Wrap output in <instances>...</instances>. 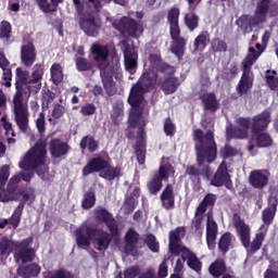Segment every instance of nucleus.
<instances>
[{"label":"nucleus","instance_id":"nucleus-38","mask_svg":"<svg viewBox=\"0 0 278 278\" xmlns=\"http://www.w3.org/2000/svg\"><path fill=\"white\" fill-rule=\"evenodd\" d=\"M138 199H140V187H135L129 195H126L123 210H134L138 207Z\"/></svg>","mask_w":278,"mask_h":278},{"label":"nucleus","instance_id":"nucleus-3","mask_svg":"<svg viewBox=\"0 0 278 278\" xmlns=\"http://www.w3.org/2000/svg\"><path fill=\"white\" fill-rule=\"evenodd\" d=\"M76 244L78 249L90 247L92 240L98 245V251H108L112 244V236L94 225L81 224L76 230Z\"/></svg>","mask_w":278,"mask_h":278},{"label":"nucleus","instance_id":"nucleus-37","mask_svg":"<svg viewBox=\"0 0 278 278\" xmlns=\"http://www.w3.org/2000/svg\"><path fill=\"white\" fill-rule=\"evenodd\" d=\"M100 216L106 225L111 236H118V225L116 224V220L112 218V215H110L108 210H101Z\"/></svg>","mask_w":278,"mask_h":278},{"label":"nucleus","instance_id":"nucleus-8","mask_svg":"<svg viewBox=\"0 0 278 278\" xmlns=\"http://www.w3.org/2000/svg\"><path fill=\"white\" fill-rule=\"evenodd\" d=\"M236 230L238 231L242 247L249 251V253H257L262 249V244L266 235L264 232L256 233L255 238L251 242V228L244 224V220L239 219L235 223Z\"/></svg>","mask_w":278,"mask_h":278},{"label":"nucleus","instance_id":"nucleus-15","mask_svg":"<svg viewBox=\"0 0 278 278\" xmlns=\"http://www.w3.org/2000/svg\"><path fill=\"white\" fill-rule=\"evenodd\" d=\"M109 162L110 161L105 160V157L101 156V154L91 157L83 167V177H88V175H92V173H103V170L108 168Z\"/></svg>","mask_w":278,"mask_h":278},{"label":"nucleus","instance_id":"nucleus-42","mask_svg":"<svg viewBox=\"0 0 278 278\" xmlns=\"http://www.w3.org/2000/svg\"><path fill=\"white\" fill-rule=\"evenodd\" d=\"M233 241V235L231 232H225L222 235L218 241V249L223 255H227L229 253V249H231V242Z\"/></svg>","mask_w":278,"mask_h":278},{"label":"nucleus","instance_id":"nucleus-7","mask_svg":"<svg viewBox=\"0 0 278 278\" xmlns=\"http://www.w3.org/2000/svg\"><path fill=\"white\" fill-rule=\"evenodd\" d=\"M45 157H47V143L45 141L37 142L20 162V168L22 170H36V168L45 166Z\"/></svg>","mask_w":278,"mask_h":278},{"label":"nucleus","instance_id":"nucleus-50","mask_svg":"<svg viewBox=\"0 0 278 278\" xmlns=\"http://www.w3.org/2000/svg\"><path fill=\"white\" fill-rule=\"evenodd\" d=\"M123 114H124V106L123 103H114L113 104V112L111 114V121L113 125L118 126L121 125V121H123Z\"/></svg>","mask_w":278,"mask_h":278},{"label":"nucleus","instance_id":"nucleus-45","mask_svg":"<svg viewBox=\"0 0 278 278\" xmlns=\"http://www.w3.org/2000/svg\"><path fill=\"white\" fill-rule=\"evenodd\" d=\"M185 26L189 31H194L199 28V15L194 12L186 13L184 16Z\"/></svg>","mask_w":278,"mask_h":278},{"label":"nucleus","instance_id":"nucleus-36","mask_svg":"<svg viewBox=\"0 0 278 278\" xmlns=\"http://www.w3.org/2000/svg\"><path fill=\"white\" fill-rule=\"evenodd\" d=\"M91 53L94 62H105V60L110 58V49H108L106 46H101L99 43H93L91 46Z\"/></svg>","mask_w":278,"mask_h":278},{"label":"nucleus","instance_id":"nucleus-51","mask_svg":"<svg viewBox=\"0 0 278 278\" xmlns=\"http://www.w3.org/2000/svg\"><path fill=\"white\" fill-rule=\"evenodd\" d=\"M187 266H189L191 270H194V273H198V275L203 270V263L194 253H189L187 256Z\"/></svg>","mask_w":278,"mask_h":278},{"label":"nucleus","instance_id":"nucleus-27","mask_svg":"<svg viewBox=\"0 0 278 278\" xmlns=\"http://www.w3.org/2000/svg\"><path fill=\"white\" fill-rule=\"evenodd\" d=\"M160 199L165 210H173V207H175V188L172 184H167L165 186L160 195Z\"/></svg>","mask_w":278,"mask_h":278},{"label":"nucleus","instance_id":"nucleus-9","mask_svg":"<svg viewBox=\"0 0 278 278\" xmlns=\"http://www.w3.org/2000/svg\"><path fill=\"white\" fill-rule=\"evenodd\" d=\"M257 61V55L248 54L242 61V75L236 87L239 97H244L253 88L254 76L251 66Z\"/></svg>","mask_w":278,"mask_h":278},{"label":"nucleus","instance_id":"nucleus-18","mask_svg":"<svg viewBox=\"0 0 278 278\" xmlns=\"http://www.w3.org/2000/svg\"><path fill=\"white\" fill-rule=\"evenodd\" d=\"M268 125H270V112L263 111L261 114H257L252 118V136L266 131V129H268Z\"/></svg>","mask_w":278,"mask_h":278},{"label":"nucleus","instance_id":"nucleus-30","mask_svg":"<svg viewBox=\"0 0 278 278\" xmlns=\"http://www.w3.org/2000/svg\"><path fill=\"white\" fill-rule=\"evenodd\" d=\"M218 236V224L214 219H207L206 223V243L208 249H216V237Z\"/></svg>","mask_w":278,"mask_h":278},{"label":"nucleus","instance_id":"nucleus-31","mask_svg":"<svg viewBox=\"0 0 278 278\" xmlns=\"http://www.w3.org/2000/svg\"><path fill=\"white\" fill-rule=\"evenodd\" d=\"M135 155L138 164L142 166L147 161V143H144V135H138L135 144Z\"/></svg>","mask_w":278,"mask_h":278},{"label":"nucleus","instance_id":"nucleus-61","mask_svg":"<svg viewBox=\"0 0 278 278\" xmlns=\"http://www.w3.org/2000/svg\"><path fill=\"white\" fill-rule=\"evenodd\" d=\"M175 258L173 255L165 256L163 262L159 266L157 270V278H165L168 277V265L166 264L169 261H174Z\"/></svg>","mask_w":278,"mask_h":278},{"label":"nucleus","instance_id":"nucleus-56","mask_svg":"<svg viewBox=\"0 0 278 278\" xmlns=\"http://www.w3.org/2000/svg\"><path fill=\"white\" fill-rule=\"evenodd\" d=\"M186 236L185 227H177L175 230L169 232V244H177L181 242V238Z\"/></svg>","mask_w":278,"mask_h":278},{"label":"nucleus","instance_id":"nucleus-48","mask_svg":"<svg viewBox=\"0 0 278 278\" xmlns=\"http://www.w3.org/2000/svg\"><path fill=\"white\" fill-rule=\"evenodd\" d=\"M50 75L52 83L55 84V86H60V84H62V81L64 80L62 65H60L59 63H54L50 68Z\"/></svg>","mask_w":278,"mask_h":278},{"label":"nucleus","instance_id":"nucleus-6","mask_svg":"<svg viewBox=\"0 0 278 278\" xmlns=\"http://www.w3.org/2000/svg\"><path fill=\"white\" fill-rule=\"evenodd\" d=\"M75 10L79 14L80 18L78 25L80 29L91 38H97L99 36V29H101V20L99 18V13L87 12L84 13V7L86 5V0H73ZM89 7L92 8L90 0H87Z\"/></svg>","mask_w":278,"mask_h":278},{"label":"nucleus","instance_id":"nucleus-44","mask_svg":"<svg viewBox=\"0 0 278 278\" xmlns=\"http://www.w3.org/2000/svg\"><path fill=\"white\" fill-rule=\"evenodd\" d=\"M42 277L43 278H75V274H73L71 270L64 267H61L55 271H43Z\"/></svg>","mask_w":278,"mask_h":278},{"label":"nucleus","instance_id":"nucleus-57","mask_svg":"<svg viewBox=\"0 0 278 278\" xmlns=\"http://www.w3.org/2000/svg\"><path fill=\"white\" fill-rule=\"evenodd\" d=\"M14 249V242L8 238H2L0 240V255H10Z\"/></svg>","mask_w":278,"mask_h":278},{"label":"nucleus","instance_id":"nucleus-54","mask_svg":"<svg viewBox=\"0 0 278 278\" xmlns=\"http://www.w3.org/2000/svg\"><path fill=\"white\" fill-rule=\"evenodd\" d=\"M101 81L106 97H114L116 94V81H114V78H101Z\"/></svg>","mask_w":278,"mask_h":278},{"label":"nucleus","instance_id":"nucleus-49","mask_svg":"<svg viewBox=\"0 0 278 278\" xmlns=\"http://www.w3.org/2000/svg\"><path fill=\"white\" fill-rule=\"evenodd\" d=\"M265 81L269 88V90H277V97H278V77H277V71L275 70H267L265 72Z\"/></svg>","mask_w":278,"mask_h":278},{"label":"nucleus","instance_id":"nucleus-29","mask_svg":"<svg viewBox=\"0 0 278 278\" xmlns=\"http://www.w3.org/2000/svg\"><path fill=\"white\" fill-rule=\"evenodd\" d=\"M40 270L42 268L37 263H31L28 265H21L17 267L16 274L18 277L22 278H31V277H38L40 275Z\"/></svg>","mask_w":278,"mask_h":278},{"label":"nucleus","instance_id":"nucleus-20","mask_svg":"<svg viewBox=\"0 0 278 278\" xmlns=\"http://www.w3.org/2000/svg\"><path fill=\"white\" fill-rule=\"evenodd\" d=\"M37 52L36 46H34V41L28 40L21 47V60L24 66H34V62H36Z\"/></svg>","mask_w":278,"mask_h":278},{"label":"nucleus","instance_id":"nucleus-12","mask_svg":"<svg viewBox=\"0 0 278 278\" xmlns=\"http://www.w3.org/2000/svg\"><path fill=\"white\" fill-rule=\"evenodd\" d=\"M31 242H34V238L29 237L22 240L21 242L15 243V262H22V264L34 262V257H36V251L33 248H29Z\"/></svg>","mask_w":278,"mask_h":278},{"label":"nucleus","instance_id":"nucleus-40","mask_svg":"<svg viewBox=\"0 0 278 278\" xmlns=\"http://www.w3.org/2000/svg\"><path fill=\"white\" fill-rule=\"evenodd\" d=\"M74 62L76 64V70L79 73H88L94 68V63L87 58L75 55Z\"/></svg>","mask_w":278,"mask_h":278},{"label":"nucleus","instance_id":"nucleus-1","mask_svg":"<svg viewBox=\"0 0 278 278\" xmlns=\"http://www.w3.org/2000/svg\"><path fill=\"white\" fill-rule=\"evenodd\" d=\"M27 84H31L29 72L17 67L15 70L16 92L13 97V114L15 124L22 134L29 131V109L23 102V87Z\"/></svg>","mask_w":278,"mask_h":278},{"label":"nucleus","instance_id":"nucleus-2","mask_svg":"<svg viewBox=\"0 0 278 278\" xmlns=\"http://www.w3.org/2000/svg\"><path fill=\"white\" fill-rule=\"evenodd\" d=\"M268 16H270V18H277V2L273 0H257L254 15L242 14L236 21V25L243 29V31H249V29H253V27H258V25L266 23Z\"/></svg>","mask_w":278,"mask_h":278},{"label":"nucleus","instance_id":"nucleus-52","mask_svg":"<svg viewBox=\"0 0 278 278\" xmlns=\"http://www.w3.org/2000/svg\"><path fill=\"white\" fill-rule=\"evenodd\" d=\"M94 203H97V194L94 193V190L90 189L84 194L81 207L83 210H91V207H94Z\"/></svg>","mask_w":278,"mask_h":278},{"label":"nucleus","instance_id":"nucleus-10","mask_svg":"<svg viewBox=\"0 0 278 278\" xmlns=\"http://www.w3.org/2000/svg\"><path fill=\"white\" fill-rule=\"evenodd\" d=\"M113 27L122 34V36H126L128 38H134L135 40H138V38L143 34L144 29L142 26L138 23V21L128 17L123 16L118 21L113 22Z\"/></svg>","mask_w":278,"mask_h":278},{"label":"nucleus","instance_id":"nucleus-62","mask_svg":"<svg viewBox=\"0 0 278 278\" xmlns=\"http://www.w3.org/2000/svg\"><path fill=\"white\" fill-rule=\"evenodd\" d=\"M144 243L152 253H160V242L153 235H148L144 239Z\"/></svg>","mask_w":278,"mask_h":278},{"label":"nucleus","instance_id":"nucleus-19","mask_svg":"<svg viewBox=\"0 0 278 278\" xmlns=\"http://www.w3.org/2000/svg\"><path fill=\"white\" fill-rule=\"evenodd\" d=\"M49 151L51 157L59 160V157H64L68 155L71 151V146L67 142L62 141L59 138H53L49 142Z\"/></svg>","mask_w":278,"mask_h":278},{"label":"nucleus","instance_id":"nucleus-23","mask_svg":"<svg viewBox=\"0 0 278 278\" xmlns=\"http://www.w3.org/2000/svg\"><path fill=\"white\" fill-rule=\"evenodd\" d=\"M128 124L129 127H138V136L144 135L147 122L144 121V117H142V110L139 108H134L132 111L129 112Z\"/></svg>","mask_w":278,"mask_h":278},{"label":"nucleus","instance_id":"nucleus-34","mask_svg":"<svg viewBox=\"0 0 278 278\" xmlns=\"http://www.w3.org/2000/svg\"><path fill=\"white\" fill-rule=\"evenodd\" d=\"M39 10L43 12V14H52L53 12H58V8L60 3H64V0H35Z\"/></svg>","mask_w":278,"mask_h":278},{"label":"nucleus","instance_id":"nucleus-21","mask_svg":"<svg viewBox=\"0 0 278 278\" xmlns=\"http://www.w3.org/2000/svg\"><path fill=\"white\" fill-rule=\"evenodd\" d=\"M138 240H140V235L134 228L128 229L125 235V247L124 251L126 255H138Z\"/></svg>","mask_w":278,"mask_h":278},{"label":"nucleus","instance_id":"nucleus-59","mask_svg":"<svg viewBox=\"0 0 278 278\" xmlns=\"http://www.w3.org/2000/svg\"><path fill=\"white\" fill-rule=\"evenodd\" d=\"M115 73H116V66H114V63H108L100 71V77L101 79H114Z\"/></svg>","mask_w":278,"mask_h":278},{"label":"nucleus","instance_id":"nucleus-41","mask_svg":"<svg viewBox=\"0 0 278 278\" xmlns=\"http://www.w3.org/2000/svg\"><path fill=\"white\" fill-rule=\"evenodd\" d=\"M79 147L81 151L88 149L89 153H94L99 149V141L94 140L92 136H85L80 140Z\"/></svg>","mask_w":278,"mask_h":278},{"label":"nucleus","instance_id":"nucleus-35","mask_svg":"<svg viewBox=\"0 0 278 278\" xmlns=\"http://www.w3.org/2000/svg\"><path fill=\"white\" fill-rule=\"evenodd\" d=\"M204 110L208 112H216L218 108H220V104L218 103V100L216 99V93L210 92V93H204L200 97Z\"/></svg>","mask_w":278,"mask_h":278},{"label":"nucleus","instance_id":"nucleus-46","mask_svg":"<svg viewBox=\"0 0 278 278\" xmlns=\"http://www.w3.org/2000/svg\"><path fill=\"white\" fill-rule=\"evenodd\" d=\"M12 38V24L8 21H2L0 23V40L8 45Z\"/></svg>","mask_w":278,"mask_h":278},{"label":"nucleus","instance_id":"nucleus-13","mask_svg":"<svg viewBox=\"0 0 278 278\" xmlns=\"http://www.w3.org/2000/svg\"><path fill=\"white\" fill-rule=\"evenodd\" d=\"M211 186H214L215 188H220L222 186H225L228 190H231L233 188V182H231V175H229V168L227 167V162L223 161L216 173L214 174Z\"/></svg>","mask_w":278,"mask_h":278},{"label":"nucleus","instance_id":"nucleus-47","mask_svg":"<svg viewBox=\"0 0 278 278\" xmlns=\"http://www.w3.org/2000/svg\"><path fill=\"white\" fill-rule=\"evenodd\" d=\"M227 49H229L227 41L223 40L219 37H214L212 39L211 51H213V53H227Z\"/></svg>","mask_w":278,"mask_h":278},{"label":"nucleus","instance_id":"nucleus-4","mask_svg":"<svg viewBox=\"0 0 278 278\" xmlns=\"http://www.w3.org/2000/svg\"><path fill=\"white\" fill-rule=\"evenodd\" d=\"M193 140L198 141L195 144L198 166H203L204 162L212 164L218 157V146L214 139V130H207L203 136V130L195 129L193 131Z\"/></svg>","mask_w":278,"mask_h":278},{"label":"nucleus","instance_id":"nucleus-11","mask_svg":"<svg viewBox=\"0 0 278 278\" xmlns=\"http://www.w3.org/2000/svg\"><path fill=\"white\" fill-rule=\"evenodd\" d=\"M175 167L170 163L160 165L159 170L154 172L152 178L148 181V190L150 194H157L162 190L163 181H168L170 175H174Z\"/></svg>","mask_w":278,"mask_h":278},{"label":"nucleus","instance_id":"nucleus-28","mask_svg":"<svg viewBox=\"0 0 278 278\" xmlns=\"http://www.w3.org/2000/svg\"><path fill=\"white\" fill-rule=\"evenodd\" d=\"M249 181L252 188L262 190L268 186V176L260 169L252 170L249 176Z\"/></svg>","mask_w":278,"mask_h":278},{"label":"nucleus","instance_id":"nucleus-53","mask_svg":"<svg viewBox=\"0 0 278 278\" xmlns=\"http://www.w3.org/2000/svg\"><path fill=\"white\" fill-rule=\"evenodd\" d=\"M217 197L214 193H207L203 200L200 202L199 206L197 210H207L214 207L216 205Z\"/></svg>","mask_w":278,"mask_h":278},{"label":"nucleus","instance_id":"nucleus-25","mask_svg":"<svg viewBox=\"0 0 278 278\" xmlns=\"http://www.w3.org/2000/svg\"><path fill=\"white\" fill-rule=\"evenodd\" d=\"M180 86L179 78L175 76H167L159 80V88L164 94H175Z\"/></svg>","mask_w":278,"mask_h":278},{"label":"nucleus","instance_id":"nucleus-14","mask_svg":"<svg viewBox=\"0 0 278 278\" xmlns=\"http://www.w3.org/2000/svg\"><path fill=\"white\" fill-rule=\"evenodd\" d=\"M122 51L124 53V62L126 71L134 75L138 70V51L136 47L129 45L127 41L122 42Z\"/></svg>","mask_w":278,"mask_h":278},{"label":"nucleus","instance_id":"nucleus-22","mask_svg":"<svg viewBox=\"0 0 278 278\" xmlns=\"http://www.w3.org/2000/svg\"><path fill=\"white\" fill-rule=\"evenodd\" d=\"M208 273L213 278H236L233 273H227V263H225L224 258L215 260L208 266Z\"/></svg>","mask_w":278,"mask_h":278},{"label":"nucleus","instance_id":"nucleus-32","mask_svg":"<svg viewBox=\"0 0 278 278\" xmlns=\"http://www.w3.org/2000/svg\"><path fill=\"white\" fill-rule=\"evenodd\" d=\"M210 31L202 30L193 40V53L205 51L210 45Z\"/></svg>","mask_w":278,"mask_h":278},{"label":"nucleus","instance_id":"nucleus-55","mask_svg":"<svg viewBox=\"0 0 278 278\" xmlns=\"http://www.w3.org/2000/svg\"><path fill=\"white\" fill-rule=\"evenodd\" d=\"M226 134L227 136H229V138H236L238 140H244V138L249 136V132L243 130V128H240V127L227 128Z\"/></svg>","mask_w":278,"mask_h":278},{"label":"nucleus","instance_id":"nucleus-64","mask_svg":"<svg viewBox=\"0 0 278 278\" xmlns=\"http://www.w3.org/2000/svg\"><path fill=\"white\" fill-rule=\"evenodd\" d=\"M238 64L232 63L229 67V72H224L222 74V78L225 79V81H231L236 77V75H238Z\"/></svg>","mask_w":278,"mask_h":278},{"label":"nucleus","instance_id":"nucleus-5","mask_svg":"<svg viewBox=\"0 0 278 278\" xmlns=\"http://www.w3.org/2000/svg\"><path fill=\"white\" fill-rule=\"evenodd\" d=\"M179 16H181V11L178 7H173L167 12V23L169 25V36L172 39L169 51L179 61H181L184 60V55L186 53V45H188V39L181 37Z\"/></svg>","mask_w":278,"mask_h":278},{"label":"nucleus","instance_id":"nucleus-17","mask_svg":"<svg viewBox=\"0 0 278 278\" xmlns=\"http://www.w3.org/2000/svg\"><path fill=\"white\" fill-rule=\"evenodd\" d=\"M160 74L153 70H147L142 73L137 84L146 90V92H150V90H155L159 87Z\"/></svg>","mask_w":278,"mask_h":278},{"label":"nucleus","instance_id":"nucleus-58","mask_svg":"<svg viewBox=\"0 0 278 278\" xmlns=\"http://www.w3.org/2000/svg\"><path fill=\"white\" fill-rule=\"evenodd\" d=\"M219 155L223 160H229V157H236L238 155V149L231 147L229 143H226L219 150Z\"/></svg>","mask_w":278,"mask_h":278},{"label":"nucleus","instance_id":"nucleus-33","mask_svg":"<svg viewBox=\"0 0 278 278\" xmlns=\"http://www.w3.org/2000/svg\"><path fill=\"white\" fill-rule=\"evenodd\" d=\"M99 177L105 179V181H114V179L123 177V169L119 166H112L109 162L102 173L99 174Z\"/></svg>","mask_w":278,"mask_h":278},{"label":"nucleus","instance_id":"nucleus-63","mask_svg":"<svg viewBox=\"0 0 278 278\" xmlns=\"http://www.w3.org/2000/svg\"><path fill=\"white\" fill-rule=\"evenodd\" d=\"M53 101H55V92L51 90L45 91L41 97L42 110H49V105H51Z\"/></svg>","mask_w":278,"mask_h":278},{"label":"nucleus","instance_id":"nucleus-60","mask_svg":"<svg viewBox=\"0 0 278 278\" xmlns=\"http://www.w3.org/2000/svg\"><path fill=\"white\" fill-rule=\"evenodd\" d=\"M8 179H10V165H3L0 168V199L1 192L5 188V184H8Z\"/></svg>","mask_w":278,"mask_h":278},{"label":"nucleus","instance_id":"nucleus-24","mask_svg":"<svg viewBox=\"0 0 278 278\" xmlns=\"http://www.w3.org/2000/svg\"><path fill=\"white\" fill-rule=\"evenodd\" d=\"M144 88L139 84H134L128 96V104L130 108H140L144 101Z\"/></svg>","mask_w":278,"mask_h":278},{"label":"nucleus","instance_id":"nucleus-26","mask_svg":"<svg viewBox=\"0 0 278 278\" xmlns=\"http://www.w3.org/2000/svg\"><path fill=\"white\" fill-rule=\"evenodd\" d=\"M201 169L197 168L194 165H189L186 168V175H189L190 179H199V177H206V179H210L214 172H212V167L210 165H205L203 163L201 166H199Z\"/></svg>","mask_w":278,"mask_h":278},{"label":"nucleus","instance_id":"nucleus-16","mask_svg":"<svg viewBox=\"0 0 278 278\" xmlns=\"http://www.w3.org/2000/svg\"><path fill=\"white\" fill-rule=\"evenodd\" d=\"M18 184H21V176H13L7 186V189H2L0 201L8 203L9 201H16L18 199Z\"/></svg>","mask_w":278,"mask_h":278},{"label":"nucleus","instance_id":"nucleus-39","mask_svg":"<svg viewBox=\"0 0 278 278\" xmlns=\"http://www.w3.org/2000/svg\"><path fill=\"white\" fill-rule=\"evenodd\" d=\"M252 139L255 141L258 149H268V147H273V137H270L268 132L254 134L252 135Z\"/></svg>","mask_w":278,"mask_h":278},{"label":"nucleus","instance_id":"nucleus-43","mask_svg":"<svg viewBox=\"0 0 278 278\" xmlns=\"http://www.w3.org/2000/svg\"><path fill=\"white\" fill-rule=\"evenodd\" d=\"M20 197L22 198L16 210H25V207H29V205H31L36 199L34 190H26L23 193H20Z\"/></svg>","mask_w":278,"mask_h":278}]
</instances>
